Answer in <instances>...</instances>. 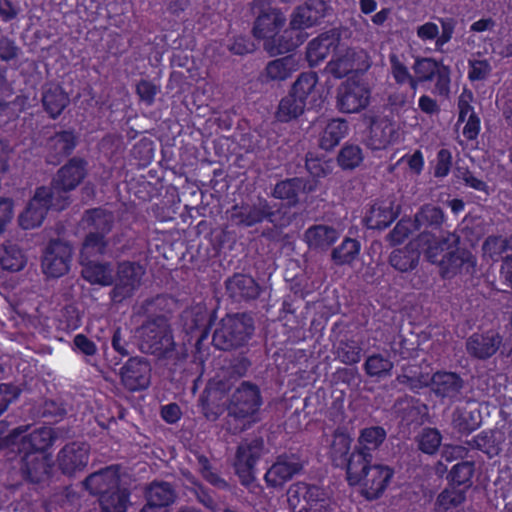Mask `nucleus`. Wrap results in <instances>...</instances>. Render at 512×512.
<instances>
[{"instance_id":"393cba45","label":"nucleus","mask_w":512,"mask_h":512,"mask_svg":"<svg viewBox=\"0 0 512 512\" xmlns=\"http://www.w3.org/2000/svg\"><path fill=\"white\" fill-rule=\"evenodd\" d=\"M304 34L299 27L285 29L281 34L276 32L265 39L263 47L270 56L288 53L303 44Z\"/></svg>"},{"instance_id":"864d4df0","label":"nucleus","mask_w":512,"mask_h":512,"mask_svg":"<svg viewBox=\"0 0 512 512\" xmlns=\"http://www.w3.org/2000/svg\"><path fill=\"white\" fill-rule=\"evenodd\" d=\"M393 362L382 354L375 353L367 357L364 370L369 377L384 378L391 375Z\"/></svg>"},{"instance_id":"338daca9","label":"nucleus","mask_w":512,"mask_h":512,"mask_svg":"<svg viewBox=\"0 0 512 512\" xmlns=\"http://www.w3.org/2000/svg\"><path fill=\"white\" fill-rule=\"evenodd\" d=\"M21 389L13 384H0V416L20 395Z\"/></svg>"},{"instance_id":"4be33fe9","label":"nucleus","mask_w":512,"mask_h":512,"mask_svg":"<svg viewBox=\"0 0 512 512\" xmlns=\"http://www.w3.org/2000/svg\"><path fill=\"white\" fill-rule=\"evenodd\" d=\"M401 213V206L395 203L394 197L379 200L369 209L364 218L365 225L370 229H384L393 223Z\"/></svg>"},{"instance_id":"2eb2a0df","label":"nucleus","mask_w":512,"mask_h":512,"mask_svg":"<svg viewBox=\"0 0 512 512\" xmlns=\"http://www.w3.org/2000/svg\"><path fill=\"white\" fill-rule=\"evenodd\" d=\"M482 424L480 403L472 398L461 401L452 413L451 426L454 431L468 436Z\"/></svg>"},{"instance_id":"9b49d317","label":"nucleus","mask_w":512,"mask_h":512,"mask_svg":"<svg viewBox=\"0 0 512 512\" xmlns=\"http://www.w3.org/2000/svg\"><path fill=\"white\" fill-rule=\"evenodd\" d=\"M371 66L370 58L363 49L346 48L332 58L326 70L335 78H343L349 73H364Z\"/></svg>"},{"instance_id":"0e129e2a","label":"nucleus","mask_w":512,"mask_h":512,"mask_svg":"<svg viewBox=\"0 0 512 512\" xmlns=\"http://www.w3.org/2000/svg\"><path fill=\"white\" fill-rule=\"evenodd\" d=\"M41 415L55 421L61 420L67 415L66 405L62 401L47 399L41 405Z\"/></svg>"},{"instance_id":"aec40b11","label":"nucleus","mask_w":512,"mask_h":512,"mask_svg":"<svg viewBox=\"0 0 512 512\" xmlns=\"http://www.w3.org/2000/svg\"><path fill=\"white\" fill-rule=\"evenodd\" d=\"M503 337L496 331L473 333L465 342L466 352L477 360H487L494 356L501 345Z\"/></svg>"},{"instance_id":"13d9d810","label":"nucleus","mask_w":512,"mask_h":512,"mask_svg":"<svg viewBox=\"0 0 512 512\" xmlns=\"http://www.w3.org/2000/svg\"><path fill=\"white\" fill-rule=\"evenodd\" d=\"M508 249H512V238L501 236H488L482 245L484 257H489L493 261Z\"/></svg>"},{"instance_id":"49530a36","label":"nucleus","mask_w":512,"mask_h":512,"mask_svg":"<svg viewBox=\"0 0 512 512\" xmlns=\"http://www.w3.org/2000/svg\"><path fill=\"white\" fill-rule=\"evenodd\" d=\"M108 240L106 235L97 232H88L83 240L80 261L90 260L91 257L104 255L107 251Z\"/></svg>"},{"instance_id":"9d476101","label":"nucleus","mask_w":512,"mask_h":512,"mask_svg":"<svg viewBox=\"0 0 512 512\" xmlns=\"http://www.w3.org/2000/svg\"><path fill=\"white\" fill-rule=\"evenodd\" d=\"M262 399L256 384L243 381L233 392L228 405V416L234 419H246L260 408Z\"/></svg>"},{"instance_id":"de8ad7c7","label":"nucleus","mask_w":512,"mask_h":512,"mask_svg":"<svg viewBox=\"0 0 512 512\" xmlns=\"http://www.w3.org/2000/svg\"><path fill=\"white\" fill-rule=\"evenodd\" d=\"M296 61L292 55L270 61L265 68L266 78L270 81H282L291 76Z\"/></svg>"},{"instance_id":"f704fd0d","label":"nucleus","mask_w":512,"mask_h":512,"mask_svg":"<svg viewBox=\"0 0 512 512\" xmlns=\"http://www.w3.org/2000/svg\"><path fill=\"white\" fill-rule=\"evenodd\" d=\"M83 268L82 277L91 284L111 286L113 284V269L108 262L100 263L94 260L80 261Z\"/></svg>"},{"instance_id":"09e8293b","label":"nucleus","mask_w":512,"mask_h":512,"mask_svg":"<svg viewBox=\"0 0 512 512\" xmlns=\"http://www.w3.org/2000/svg\"><path fill=\"white\" fill-rule=\"evenodd\" d=\"M387 433L381 426H371L361 430L358 438L360 450L371 453L377 450L385 441Z\"/></svg>"},{"instance_id":"f257e3e1","label":"nucleus","mask_w":512,"mask_h":512,"mask_svg":"<svg viewBox=\"0 0 512 512\" xmlns=\"http://www.w3.org/2000/svg\"><path fill=\"white\" fill-rule=\"evenodd\" d=\"M254 332L252 317L245 313L227 314L216 325L213 346L222 351L238 349L249 341Z\"/></svg>"},{"instance_id":"bf43d9fd","label":"nucleus","mask_w":512,"mask_h":512,"mask_svg":"<svg viewBox=\"0 0 512 512\" xmlns=\"http://www.w3.org/2000/svg\"><path fill=\"white\" fill-rule=\"evenodd\" d=\"M363 160L362 150L357 145H345L337 156L339 166L345 170H351L359 166Z\"/></svg>"},{"instance_id":"a18cd8bd","label":"nucleus","mask_w":512,"mask_h":512,"mask_svg":"<svg viewBox=\"0 0 512 512\" xmlns=\"http://www.w3.org/2000/svg\"><path fill=\"white\" fill-rule=\"evenodd\" d=\"M307 104L290 91L287 96L281 99L276 117L281 122H289L298 118L304 113Z\"/></svg>"},{"instance_id":"4c0bfd02","label":"nucleus","mask_w":512,"mask_h":512,"mask_svg":"<svg viewBox=\"0 0 512 512\" xmlns=\"http://www.w3.org/2000/svg\"><path fill=\"white\" fill-rule=\"evenodd\" d=\"M397 136V131L392 123L387 120L372 122L370 126L368 145L373 150L386 148Z\"/></svg>"},{"instance_id":"e433bc0d","label":"nucleus","mask_w":512,"mask_h":512,"mask_svg":"<svg viewBox=\"0 0 512 512\" xmlns=\"http://www.w3.org/2000/svg\"><path fill=\"white\" fill-rule=\"evenodd\" d=\"M371 460V453L364 452L357 447L351 453L349 458L346 457L344 466H346L347 480L350 485H356L359 483L362 475L367 471V469L372 467V465H370Z\"/></svg>"},{"instance_id":"bb28decb","label":"nucleus","mask_w":512,"mask_h":512,"mask_svg":"<svg viewBox=\"0 0 512 512\" xmlns=\"http://www.w3.org/2000/svg\"><path fill=\"white\" fill-rule=\"evenodd\" d=\"M330 11V6L324 0H307L304 5L297 8L290 25L304 28L312 27L320 23Z\"/></svg>"},{"instance_id":"c03bdc74","label":"nucleus","mask_w":512,"mask_h":512,"mask_svg":"<svg viewBox=\"0 0 512 512\" xmlns=\"http://www.w3.org/2000/svg\"><path fill=\"white\" fill-rule=\"evenodd\" d=\"M348 131V124L344 119H332L325 127L321 139L320 147L326 151L332 150L339 144L341 139Z\"/></svg>"},{"instance_id":"7ed1b4c3","label":"nucleus","mask_w":512,"mask_h":512,"mask_svg":"<svg viewBox=\"0 0 512 512\" xmlns=\"http://www.w3.org/2000/svg\"><path fill=\"white\" fill-rule=\"evenodd\" d=\"M88 162L82 157H72L67 163L57 170L50 185L46 189L55 198L57 203H61L67 208L72 199L70 192L75 190L86 178L88 174Z\"/></svg>"},{"instance_id":"423d86ee","label":"nucleus","mask_w":512,"mask_h":512,"mask_svg":"<svg viewBox=\"0 0 512 512\" xmlns=\"http://www.w3.org/2000/svg\"><path fill=\"white\" fill-rule=\"evenodd\" d=\"M369 84L357 75L349 77L337 88V108L342 113H359L370 103Z\"/></svg>"},{"instance_id":"7c9ffc66","label":"nucleus","mask_w":512,"mask_h":512,"mask_svg":"<svg viewBox=\"0 0 512 512\" xmlns=\"http://www.w3.org/2000/svg\"><path fill=\"white\" fill-rule=\"evenodd\" d=\"M56 437V432L50 427L37 428L30 434H22L19 437L18 451L23 454H26V452L43 454L44 451L52 446Z\"/></svg>"},{"instance_id":"37998d69","label":"nucleus","mask_w":512,"mask_h":512,"mask_svg":"<svg viewBox=\"0 0 512 512\" xmlns=\"http://www.w3.org/2000/svg\"><path fill=\"white\" fill-rule=\"evenodd\" d=\"M129 503V491L120 485L99 497L102 512H126Z\"/></svg>"},{"instance_id":"1a4fd4ad","label":"nucleus","mask_w":512,"mask_h":512,"mask_svg":"<svg viewBox=\"0 0 512 512\" xmlns=\"http://www.w3.org/2000/svg\"><path fill=\"white\" fill-rule=\"evenodd\" d=\"M73 247L69 241L61 238L51 239L42 258L43 272L52 278H59L70 269Z\"/></svg>"},{"instance_id":"473e14b6","label":"nucleus","mask_w":512,"mask_h":512,"mask_svg":"<svg viewBox=\"0 0 512 512\" xmlns=\"http://www.w3.org/2000/svg\"><path fill=\"white\" fill-rule=\"evenodd\" d=\"M41 101L44 110L55 119L69 105L70 98L60 85L49 83L42 87Z\"/></svg>"},{"instance_id":"a878e982","label":"nucleus","mask_w":512,"mask_h":512,"mask_svg":"<svg viewBox=\"0 0 512 512\" xmlns=\"http://www.w3.org/2000/svg\"><path fill=\"white\" fill-rule=\"evenodd\" d=\"M430 233L421 232L415 241H410L406 246L394 250L389 257V263L392 267L400 272H409L414 270L420 260V251L418 250V242H428Z\"/></svg>"},{"instance_id":"2f4dec72","label":"nucleus","mask_w":512,"mask_h":512,"mask_svg":"<svg viewBox=\"0 0 512 512\" xmlns=\"http://www.w3.org/2000/svg\"><path fill=\"white\" fill-rule=\"evenodd\" d=\"M338 238L339 232L337 229L323 224L313 225L304 233V241L309 249L320 252L327 251Z\"/></svg>"},{"instance_id":"5701e85b","label":"nucleus","mask_w":512,"mask_h":512,"mask_svg":"<svg viewBox=\"0 0 512 512\" xmlns=\"http://www.w3.org/2000/svg\"><path fill=\"white\" fill-rule=\"evenodd\" d=\"M476 268V258L465 248H457L446 252L441 257V275L444 278H451L461 270L466 274H474Z\"/></svg>"},{"instance_id":"4d7b16f0","label":"nucleus","mask_w":512,"mask_h":512,"mask_svg":"<svg viewBox=\"0 0 512 512\" xmlns=\"http://www.w3.org/2000/svg\"><path fill=\"white\" fill-rule=\"evenodd\" d=\"M474 471L475 463L473 461H462L452 467L447 478L453 485H464L468 488L472 485Z\"/></svg>"},{"instance_id":"a19ab883","label":"nucleus","mask_w":512,"mask_h":512,"mask_svg":"<svg viewBox=\"0 0 512 512\" xmlns=\"http://www.w3.org/2000/svg\"><path fill=\"white\" fill-rule=\"evenodd\" d=\"M445 219L443 210L432 204L423 205L414 215V229H439Z\"/></svg>"},{"instance_id":"c9c22d12","label":"nucleus","mask_w":512,"mask_h":512,"mask_svg":"<svg viewBox=\"0 0 512 512\" xmlns=\"http://www.w3.org/2000/svg\"><path fill=\"white\" fill-rule=\"evenodd\" d=\"M82 223L89 232L102 233L107 235L114 225V214L103 208H93L85 211Z\"/></svg>"},{"instance_id":"ea45409f","label":"nucleus","mask_w":512,"mask_h":512,"mask_svg":"<svg viewBox=\"0 0 512 512\" xmlns=\"http://www.w3.org/2000/svg\"><path fill=\"white\" fill-rule=\"evenodd\" d=\"M146 498L151 504L165 510L176 501L177 493L170 483L154 481L146 490Z\"/></svg>"},{"instance_id":"6e6552de","label":"nucleus","mask_w":512,"mask_h":512,"mask_svg":"<svg viewBox=\"0 0 512 512\" xmlns=\"http://www.w3.org/2000/svg\"><path fill=\"white\" fill-rule=\"evenodd\" d=\"M50 209L62 211L65 207L56 202V198L48 192L46 186H40L35 190L27 208L19 217L20 226L23 229L40 226Z\"/></svg>"},{"instance_id":"680f3d73","label":"nucleus","mask_w":512,"mask_h":512,"mask_svg":"<svg viewBox=\"0 0 512 512\" xmlns=\"http://www.w3.org/2000/svg\"><path fill=\"white\" fill-rule=\"evenodd\" d=\"M465 491L455 488L444 489L437 497L436 505L443 511L458 507L465 501Z\"/></svg>"},{"instance_id":"052dcab7","label":"nucleus","mask_w":512,"mask_h":512,"mask_svg":"<svg viewBox=\"0 0 512 512\" xmlns=\"http://www.w3.org/2000/svg\"><path fill=\"white\" fill-rule=\"evenodd\" d=\"M414 230V221L410 218H402L386 235V241L390 246H397L403 243Z\"/></svg>"},{"instance_id":"412c9836","label":"nucleus","mask_w":512,"mask_h":512,"mask_svg":"<svg viewBox=\"0 0 512 512\" xmlns=\"http://www.w3.org/2000/svg\"><path fill=\"white\" fill-rule=\"evenodd\" d=\"M341 34L337 29H331L312 40L307 47L306 57L310 66H316L330 54L333 58L339 53Z\"/></svg>"},{"instance_id":"3c124183","label":"nucleus","mask_w":512,"mask_h":512,"mask_svg":"<svg viewBox=\"0 0 512 512\" xmlns=\"http://www.w3.org/2000/svg\"><path fill=\"white\" fill-rule=\"evenodd\" d=\"M318 76L315 72L301 73L291 87L293 95L307 104L308 99L315 94Z\"/></svg>"},{"instance_id":"603ef678","label":"nucleus","mask_w":512,"mask_h":512,"mask_svg":"<svg viewBox=\"0 0 512 512\" xmlns=\"http://www.w3.org/2000/svg\"><path fill=\"white\" fill-rule=\"evenodd\" d=\"M169 304L170 298L165 295L147 298L138 307L137 314L146 316L147 319L166 316L165 314L169 311Z\"/></svg>"},{"instance_id":"6e6d98bb","label":"nucleus","mask_w":512,"mask_h":512,"mask_svg":"<svg viewBox=\"0 0 512 512\" xmlns=\"http://www.w3.org/2000/svg\"><path fill=\"white\" fill-rule=\"evenodd\" d=\"M361 353V345L353 339L340 340L336 350L337 358L346 365H354L360 362Z\"/></svg>"},{"instance_id":"cd10ccee","label":"nucleus","mask_w":512,"mask_h":512,"mask_svg":"<svg viewBox=\"0 0 512 512\" xmlns=\"http://www.w3.org/2000/svg\"><path fill=\"white\" fill-rule=\"evenodd\" d=\"M464 380L455 372L437 371L429 377L428 386L440 398H457L464 388Z\"/></svg>"},{"instance_id":"5fc2aeb1","label":"nucleus","mask_w":512,"mask_h":512,"mask_svg":"<svg viewBox=\"0 0 512 512\" xmlns=\"http://www.w3.org/2000/svg\"><path fill=\"white\" fill-rule=\"evenodd\" d=\"M415 441L420 451L433 455L441 445L442 435L436 428L426 427L416 436Z\"/></svg>"},{"instance_id":"20e7f679","label":"nucleus","mask_w":512,"mask_h":512,"mask_svg":"<svg viewBox=\"0 0 512 512\" xmlns=\"http://www.w3.org/2000/svg\"><path fill=\"white\" fill-rule=\"evenodd\" d=\"M287 502L293 512H328L330 499L321 487L297 482L287 490Z\"/></svg>"},{"instance_id":"58836bf2","label":"nucleus","mask_w":512,"mask_h":512,"mask_svg":"<svg viewBox=\"0 0 512 512\" xmlns=\"http://www.w3.org/2000/svg\"><path fill=\"white\" fill-rule=\"evenodd\" d=\"M215 318V312L208 310L204 305L193 306L190 310L185 311L184 320L185 328L189 332L209 331V327Z\"/></svg>"},{"instance_id":"6ab92c4d","label":"nucleus","mask_w":512,"mask_h":512,"mask_svg":"<svg viewBox=\"0 0 512 512\" xmlns=\"http://www.w3.org/2000/svg\"><path fill=\"white\" fill-rule=\"evenodd\" d=\"M19 471L24 480L34 485H40L50 479L52 466L48 456L26 452L21 458Z\"/></svg>"},{"instance_id":"39448f33","label":"nucleus","mask_w":512,"mask_h":512,"mask_svg":"<svg viewBox=\"0 0 512 512\" xmlns=\"http://www.w3.org/2000/svg\"><path fill=\"white\" fill-rule=\"evenodd\" d=\"M145 268L135 261H121L113 270V288L109 297L114 304H120L132 298L142 285Z\"/></svg>"},{"instance_id":"ddd939ff","label":"nucleus","mask_w":512,"mask_h":512,"mask_svg":"<svg viewBox=\"0 0 512 512\" xmlns=\"http://www.w3.org/2000/svg\"><path fill=\"white\" fill-rule=\"evenodd\" d=\"M319 181L305 179V177H292L278 181L271 196L285 202L288 208H294L300 204V194H310L316 191Z\"/></svg>"},{"instance_id":"72a5a7b5","label":"nucleus","mask_w":512,"mask_h":512,"mask_svg":"<svg viewBox=\"0 0 512 512\" xmlns=\"http://www.w3.org/2000/svg\"><path fill=\"white\" fill-rule=\"evenodd\" d=\"M77 145V136L73 130L56 132L47 141L49 163H58L60 159L69 156Z\"/></svg>"},{"instance_id":"dca6fc26","label":"nucleus","mask_w":512,"mask_h":512,"mask_svg":"<svg viewBox=\"0 0 512 512\" xmlns=\"http://www.w3.org/2000/svg\"><path fill=\"white\" fill-rule=\"evenodd\" d=\"M304 464L305 462L295 454L280 455L266 472L265 481L269 487L280 489L287 481L303 471Z\"/></svg>"},{"instance_id":"69168bd1","label":"nucleus","mask_w":512,"mask_h":512,"mask_svg":"<svg viewBox=\"0 0 512 512\" xmlns=\"http://www.w3.org/2000/svg\"><path fill=\"white\" fill-rule=\"evenodd\" d=\"M28 426H19L9 431V423L7 421H0V446L2 444L9 446L18 443L19 437L24 434Z\"/></svg>"},{"instance_id":"8fccbe9b","label":"nucleus","mask_w":512,"mask_h":512,"mask_svg":"<svg viewBox=\"0 0 512 512\" xmlns=\"http://www.w3.org/2000/svg\"><path fill=\"white\" fill-rule=\"evenodd\" d=\"M360 243L353 238L346 237L344 241L331 252V260L335 265L351 264L359 255Z\"/></svg>"},{"instance_id":"79ce46f5","label":"nucleus","mask_w":512,"mask_h":512,"mask_svg":"<svg viewBox=\"0 0 512 512\" xmlns=\"http://www.w3.org/2000/svg\"><path fill=\"white\" fill-rule=\"evenodd\" d=\"M351 442L352 439L345 428L338 427L333 432L329 454L335 466H344Z\"/></svg>"},{"instance_id":"a211bd4d","label":"nucleus","mask_w":512,"mask_h":512,"mask_svg":"<svg viewBox=\"0 0 512 512\" xmlns=\"http://www.w3.org/2000/svg\"><path fill=\"white\" fill-rule=\"evenodd\" d=\"M394 471L389 466L372 465L362 475L359 483L361 493L367 500H376L382 496L393 477Z\"/></svg>"},{"instance_id":"f03ea898","label":"nucleus","mask_w":512,"mask_h":512,"mask_svg":"<svg viewBox=\"0 0 512 512\" xmlns=\"http://www.w3.org/2000/svg\"><path fill=\"white\" fill-rule=\"evenodd\" d=\"M139 349L158 358H171L175 351L172 330L166 316L147 319L138 329Z\"/></svg>"},{"instance_id":"4468645a","label":"nucleus","mask_w":512,"mask_h":512,"mask_svg":"<svg viewBox=\"0 0 512 512\" xmlns=\"http://www.w3.org/2000/svg\"><path fill=\"white\" fill-rule=\"evenodd\" d=\"M275 216L276 211L273 210L267 199L258 197L257 202L252 205H234L231 209L230 219L237 226L252 227L264 220L273 223Z\"/></svg>"},{"instance_id":"f8f14e48","label":"nucleus","mask_w":512,"mask_h":512,"mask_svg":"<svg viewBox=\"0 0 512 512\" xmlns=\"http://www.w3.org/2000/svg\"><path fill=\"white\" fill-rule=\"evenodd\" d=\"M121 383L129 392L148 389L151 384L152 367L147 358L131 357L120 369Z\"/></svg>"},{"instance_id":"e2e57ef3","label":"nucleus","mask_w":512,"mask_h":512,"mask_svg":"<svg viewBox=\"0 0 512 512\" xmlns=\"http://www.w3.org/2000/svg\"><path fill=\"white\" fill-rule=\"evenodd\" d=\"M439 63L432 58H417L414 65L413 71L419 80L431 81L435 77L438 71Z\"/></svg>"},{"instance_id":"b1692460","label":"nucleus","mask_w":512,"mask_h":512,"mask_svg":"<svg viewBox=\"0 0 512 512\" xmlns=\"http://www.w3.org/2000/svg\"><path fill=\"white\" fill-rule=\"evenodd\" d=\"M88 460L89 445L84 442L65 445L58 456L59 468L67 475L82 471L87 466Z\"/></svg>"},{"instance_id":"0eeeda50","label":"nucleus","mask_w":512,"mask_h":512,"mask_svg":"<svg viewBox=\"0 0 512 512\" xmlns=\"http://www.w3.org/2000/svg\"><path fill=\"white\" fill-rule=\"evenodd\" d=\"M251 13L255 16L252 32L259 39L265 40L279 32L286 22L284 14L280 9L272 6L270 0H253Z\"/></svg>"},{"instance_id":"c756f323","label":"nucleus","mask_w":512,"mask_h":512,"mask_svg":"<svg viewBox=\"0 0 512 512\" xmlns=\"http://www.w3.org/2000/svg\"><path fill=\"white\" fill-rule=\"evenodd\" d=\"M226 292L235 302L256 299L260 294V287L256 281L246 274H234L226 280Z\"/></svg>"},{"instance_id":"f3484780","label":"nucleus","mask_w":512,"mask_h":512,"mask_svg":"<svg viewBox=\"0 0 512 512\" xmlns=\"http://www.w3.org/2000/svg\"><path fill=\"white\" fill-rule=\"evenodd\" d=\"M262 448L263 441L261 439H254L250 443L238 446L234 466L243 485L248 486L254 481L253 469L261 456Z\"/></svg>"},{"instance_id":"c85d7f7f","label":"nucleus","mask_w":512,"mask_h":512,"mask_svg":"<svg viewBox=\"0 0 512 512\" xmlns=\"http://www.w3.org/2000/svg\"><path fill=\"white\" fill-rule=\"evenodd\" d=\"M83 485L90 494L97 495L98 497L117 488L120 485L118 466H108L91 473L83 481Z\"/></svg>"},{"instance_id":"774afa93","label":"nucleus","mask_w":512,"mask_h":512,"mask_svg":"<svg viewBox=\"0 0 512 512\" xmlns=\"http://www.w3.org/2000/svg\"><path fill=\"white\" fill-rule=\"evenodd\" d=\"M0 264L3 269L9 271H19L25 265V260L20 251H6L0 259Z\"/></svg>"}]
</instances>
